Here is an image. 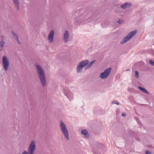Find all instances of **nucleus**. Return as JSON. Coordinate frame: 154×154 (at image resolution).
I'll use <instances>...</instances> for the list:
<instances>
[{
	"mask_svg": "<svg viewBox=\"0 0 154 154\" xmlns=\"http://www.w3.org/2000/svg\"><path fill=\"white\" fill-rule=\"evenodd\" d=\"M135 76L137 78H138L139 77V73L137 71H135Z\"/></svg>",
	"mask_w": 154,
	"mask_h": 154,
	"instance_id": "nucleus-19",
	"label": "nucleus"
},
{
	"mask_svg": "<svg viewBox=\"0 0 154 154\" xmlns=\"http://www.w3.org/2000/svg\"><path fill=\"white\" fill-rule=\"evenodd\" d=\"M112 68H109L106 69L103 72H101L100 75V77L102 79H106L109 75Z\"/></svg>",
	"mask_w": 154,
	"mask_h": 154,
	"instance_id": "nucleus-7",
	"label": "nucleus"
},
{
	"mask_svg": "<svg viewBox=\"0 0 154 154\" xmlns=\"http://www.w3.org/2000/svg\"><path fill=\"white\" fill-rule=\"evenodd\" d=\"M89 60H87L80 62L77 67V71L78 72H80L82 71L83 67L86 66Z\"/></svg>",
	"mask_w": 154,
	"mask_h": 154,
	"instance_id": "nucleus-6",
	"label": "nucleus"
},
{
	"mask_svg": "<svg viewBox=\"0 0 154 154\" xmlns=\"http://www.w3.org/2000/svg\"><path fill=\"white\" fill-rule=\"evenodd\" d=\"M131 5L130 3L127 2L121 5V7L123 9H125L129 7Z\"/></svg>",
	"mask_w": 154,
	"mask_h": 154,
	"instance_id": "nucleus-14",
	"label": "nucleus"
},
{
	"mask_svg": "<svg viewBox=\"0 0 154 154\" xmlns=\"http://www.w3.org/2000/svg\"><path fill=\"white\" fill-rule=\"evenodd\" d=\"M11 34L14 39L16 40L17 41H18V37L16 33L14 31H11Z\"/></svg>",
	"mask_w": 154,
	"mask_h": 154,
	"instance_id": "nucleus-15",
	"label": "nucleus"
},
{
	"mask_svg": "<svg viewBox=\"0 0 154 154\" xmlns=\"http://www.w3.org/2000/svg\"><path fill=\"white\" fill-rule=\"evenodd\" d=\"M149 61L151 64L153 66H154V61L152 60H149Z\"/></svg>",
	"mask_w": 154,
	"mask_h": 154,
	"instance_id": "nucleus-21",
	"label": "nucleus"
},
{
	"mask_svg": "<svg viewBox=\"0 0 154 154\" xmlns=\"http://www.w3.org/2000/svg\"><path fill=\"white\" fill-rule=\"evenodd\" d=\"M102 26L103 28H105V27H106V26L105 25H104L103 24H102Z\"/></svg>",
	"mask_w": 154,
	"mask_h": 154,
	"instance_id": "nucleus-25",
	"label": "nucleus"
},
{
	"mask_svg": "<svg viewBox=\"0 0 154 154\" xmlns=\"http://www.w3.org/2000/svg\"><path fill=\"white\" fill-rule=\"evenodd\" d=\"M138 88L141 91H143V92L147 94H149V92L147 90L144 88H143L141 87L140 86H138Z\"/></svg>",
	"mask_w": 154,
	"mask_h": 154,
	"instance_id": "nucleus-17",
	"label": "nucleus"
},
{
	"mask_svg": "<svg viewBox=\"0 0 154 154\" xmlns=\"http://www.w3.org/2000/svg\"><path fill=\"white\" fill-rule=\"evenodd\" d=\"M112 103H115L116 104H117V105H119V102L117 101H113L112 102Z\"/></svg>",
	"mask_w": 154,
	"mask_h": 154,
	"instance_id": "nucleus-22",
	"label": "nucleus"
},
{
	"mask_svg": "<svg viewBox=\"0 0 154 154\" xmlns=\"http://www.w3.org/2000/svg\"><path fill=\"white\" fill-rule=\"evenodd\" d=\"M5 42L3 40L0 41V50L2 51L3 49Z\"/></svg>",
	"mask_w": 154,
	"mask_h": 154,
	"instance_id": "nucleus-16",
	"label": "nucleus"
},
{
	"mask_svg": "<svg viewBox=\"0 0 154 154\" xmlns=\"http://www.w3.org/2000/svg\"><path fill=\"white\" fill-rule=\"evenodd\" d=\"M54 31L52 30L49 33V41L50 43H52L53 42L54 36Z\"/></svg>",
	"mask_w": 154,
	"mask_h": 154,
	"instance_id": "nucleus-10",
	"label": "nucleus"
},
{
	"mask_svg": "<svg viewBox=\"0 0 154 154\" xmlns=\"http://www.w3.org/2000/svg\"><path fill=\"white\" fill-rule=\"evenodd\" d=\"M2 63L4 70L7 71L9 66V62L6 56H4L2 58Z\"/></svg>",
	"mask_w": 154,
	"mask_h": 154,
	"instance_id": "nucleus-8",
	"label": "nucleus"
},
{
	"mask_svg": "<svg viewBox=\"0 0 154 154\" xmlns=\"http://www.w3.org/2000/svg\"><path fill=\"white\" fill-rule=\"evenodd\" d=\"M95 62V60H94L90 63H88V64L86 65L87 66L86 67V69H88V68L91 67Z\"/></svg>",
	"mask_w": 154,
	"mask_h": 154,
	"instance_id": "nucleus-18",
	"label": "nucleus"
},
{
	"mask_svg": "<svg viewBox=\"0 0 154 154\" xmlns=\"http://www.w3.org/2000/svg\"><path fill=\"white\" fill-rule=\"evenodd\" d=\"M145 153L146 154H151L150 152L148 150H146L145 151Z\"/></svg>",
	"mask_w": 154,
	"mask_h": 154,
	"instance_id": "nucleus-23",
	"label": "nucleus"
},
{
	"mask_svg": "<svg viewBox=\"0 0 154 154\" xmlns=\"http://www.w3.org/2000/svg\"><path fill=\"white\" fill-rule=\"evenodd\" d=\"M94 17L91 14L84 13L83 10H80L74 11L72 19L74 23L79 24L84 22H89L93 19Z\"/></svg>",
	"mask_w": 154,
	"mask_h": 154,
	"instance_id": "nucleus-1",
	"label": "nucleus"
},
{
	"mask_svg": "<svg viewBox=\"0 0 154 154\" xmlns=\"http://www.w3.org/2000/svg\"><path fill=\"white\" fill-rule=\"evenodd\" d=\"M13 1L15 8L17 11H19L20 9L19 0H13Z\"/></svg>",
	"mask_w": 154,
	"mask_h": 154,
	"instance_id": "nucleus-12",
	"label": "nucleus"
},
{
	"mask_svg": "<svg viewBox=\"0 0 154 154\" xmlns=\"http://www.w3.org/2000/svg\"><path fill=\"white\" fill-rule=\"evenodd\" d=\"M132 98H133L132 97H129V99L130 100H132Z\"/></svg>",
	"mask_w": 154,
	"mask_h": 154,
	"instance_id": "nucleus-26",
	"label": "nucleus"
},
{
	"mask_svg": "<svg viewBox=\"0 0 154 154\" xmlns=\"http://www.w3.org/2000/svg\"><path fill=\"white\" fill-rule=\"evenodd\" d=\"M69 40V33L67 30H66L63 35V41L65 43L68 42Z\"/></svg>",
	"mask_w": 154,
	"mask_h": 154,
	"instance_id": "nucleus-11",
	"label": "nucleus"
},
{
	"mask_svg": "<svg viewBox=\"0 0 154 154\" xmlns=\"http://www.w3.org/2000/svg\"><path fill=\"white\" fill-rule=\"evenodd\" d=\"M128 69H127V70H125V71H128Z\"/></svg>",
	"mask_w": 154,
	"mask_h": 154,
	"instance_id": "nucleus-28",
	"label": "nucleus"
},
{
	"mask_svg": "<svg viewBox=\"0 0 154 154\" xmlns=\"http://www.w3.org/2000/svg\"><path fill=\"white\" fill-rule=\"evenodd\" d=\"M60 130L62 133L67 140H69V132L65 124L61 121L60 123Z\"/></svg>",
	"mask_w": 154,
	"mask_h": 154,
	"instance_id": "nucleus-3",
	"label": "nucleus"
},
{
	"mask_svg": "<svg viewBox=\"0 0 154 154\" xmlns=\"http://www.w3.org/2000/svg\"><path fill=\"white\" fill-rule=\"evenodd\" d=\"M81 133L82 134L85 136V137H88L89 135L88 131L85 129H82L81 131Z\"/></svg>",
	"mask_w": 154,
	"mask_h": 154,
	"instance_id": "nucleus-13",
	"label": "nucleus"
},
{
	"mask_svg": "<svg viewBox=\"0 0 154 154\" xmlns=\"http://www.w3.org/2000/svg\"><path fill=\"white\" fill-rule=\"evenodd\" d=\"M36 146L34 141H32L28 149V152L25 150L21 154H34L35 149Z\"/></svg>",
	"mask_w": 154,
	"mask_h": 154,
	"instance_id": "nucleus-4",
	"label": "nucleus"
},
{
	"mask_svg": "<svg viewBox=\"0 0 154 154\" xmlns=\"http://www.w3.org/2000/svg\"><path fill=\"white\" fill-rule=\"evenodd\" d=\"M123 22V20H119L117 21V22L120 24L122 23Z\"/></svg>",
	"mask_w": 154,
	"mask_h": 154,
	"instance_id": "nucleus-20",
	"label": "nucleus"
},
{
	"mask_svg": "<svg viewBox=\"0 0 154 154\" xmlns=\"http://www.w3.org/2000/svg\"><path fill=\"white\" fill-rule=\"evenodd\" d=\"M64 95L70 101H72L73 100V95L72 93L69 90L66 89L64 92Z\"/></svg>",
	"mask_w": 154,
	"mask_h": 154,
	"instance_id": "nucleus-9",
	"label": "nucleus"
},
{
	"mask_svg": "<svg viewBox=\"0 0 154 154\" xmlns=\"http://www.w3.org/2000/svg\"><path fill=\"white\" fill-rule=\"evenodd\" d=\"M17 41V42H18V43H19L20 42V41H19V40H18V41Z\"/></svg>",
	"mask_w": 154,
	"mask_h": 154,
	"instance_id": "nucleus-27",
	"label": "nucleus"
},
{
	"mask_svg": "<svg viewBox=\"0 0 154 154\" xmlns=\"http://www.w3.org/2000/svg\"><path fill=\"white\" fill-rule=\"evenodd\" d=\"M35 66L37 70V73L40 81L44 86L46 85V78L44 71L42 68L37 63L35 64Z\"/></svg>",
	"mask_w": 154,
	"mask_h": 154,
	"instance_id": "nucleus-2",
	"label": "nucleus"
},
{
	"mask_svg": "<svg viewBox=\"0 0 154 154\" xmlns=\"http://www.w3.org/2000/svg\"><path fill=\"white\" fill-rule=\"evenodd\" d=\"M126 116V114L125 113H123L122 114V117H125Z\"/></svg>",
	"mask_w": 154,
	"mask_h": 154,
	"instance_id": "nucleus-24",
	"label": "nucleus"
},
{
	"mask_svg": "<svg viewBox=\"0 0 154 154\" xmlns=\"http://www.w3.org/2000/svg\"><path fill=\"white\" fill-rule=\"evenodd\" d=\"M136 33V30H134L129 33L121 42V44H124L130 40Z\"/></svg>",
	"mask_w": 154,
	"mask_h": 154,
	"instance_id": "nucleus-5",
	"label": "nucleus"
}]
</instances>
